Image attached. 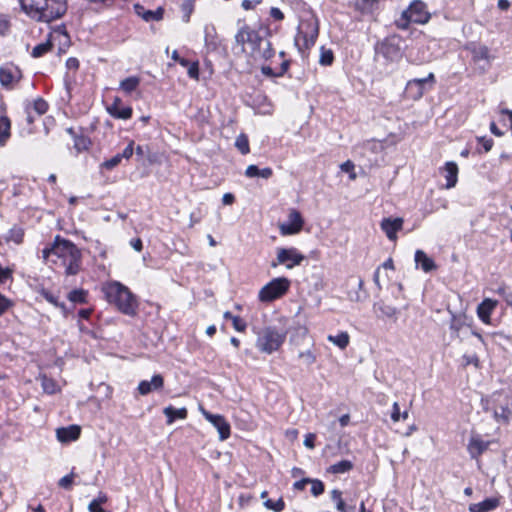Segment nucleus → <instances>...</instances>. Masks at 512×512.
Masks as SVG:
<instances>
[{
    "label": "nucleus",
    "mask_w": 512,
    "mask_h": 512,
    "mask_svg": "<svg viewBox=\"0 0 512 512\" xmlns=\"http://www.w3.org/2000/svg\"><path fill=\"white\" fill-rule=\"evenodd\" d=\"M133 144H134V142L131 141L128 144V146L123 150V152L119 153L121 159H129L133 155V152H134Z\"/></svg>",
    "instance_id": "13d9d810"
},
{
    "label": "nucleus",
    "mask_w": 512,
    "mask_h": 512,
    "mask_svg": "<svg viewBox=\"0 0 512 512\" xmlns=\"http://www.w3.org/2000/svg\"><path fill=\"white\" fill-rule=\"evenodd\" d=\"M261 3V0H255V1H251V0H243L242 1V7L245 9V10H250V9H253L255 4H259Z\"/></svg>",
    "instance_id": "774afa93"
},
{
    "label": "nucleus",
    "mask_w": 512,
    "mask_h": 512,
    "mask_svg": "<svg viewBox=\"0 0 512 512\" xmlns=\"http://www.w3.org/2000/svg\"><path fill=\"white\" fill-rule=\"evenodd\" d=\"M182 9L185 11L186 13V21L189 20V17H190V14L192 12V9H193V3L191 0H186L183 4H182Z\"/></svg>",
    "instance_id": "e2e57ef3"
},
{
    "label": "nucleus",
    "mask_w": 512,
    "mask_h": 512,
    "mask_svg": "<svg viewBox=\"0 0 512 512\" xmlns=\"http://www.w3.org/2000/svg\"><path fill=\"white\" fill-rule=\"evenodd\" d=\"M232 324L233 327L239 332H243L246 329V322L239 316L233 318Z\"/></svg>",
    "instance_id": "5fc2aeb1"
},
{
    "label": "nucleus",
    "mask_w": 512,
    "mask_h": 512,
    "mask_svg": "<svg viewBox=\"0 0 512 512\" xmlns=\"http://www.w3.org/2000/svg\"><path fill=\"white\" fill-rule=\"evenodd\" d=\"M81 429L77 425H70L69 427H61L56 431L57 439L60 442H70L78 439Z\"/></svg>",
    "instance_id": "aec40b11"
},
{
    "label": "nucleus",
    "mask_w": 512,
    "mask_h": 512,
    "mask_svg": "<svg viewBox=\"0 0 512 512\" xmlns=\"http://www.w3.org/2000/svg\"><path fill=\"white\" fill-rule=\"evenodd\" d=\"M290 287V281L285 277L275 278L266 284L259 292L262 302H271L283 296Z\"/></svg>",
    "instance_id": "423d86ee"
},
{
    "label": "nucleus",
    "mask_w": 512,
    "mask_h": 512,
    "mask_svg": "<svg viewBox=\"0 0 512 512\" xmlns=\"http://www.w3.org/2000/svg\"><path fill=\"white\" fill-rule=\"evenodd\" d=\"M433 83V73H430L426 78L410 80L406 85L405 94L410 99L418 100L423 96L426 85L432 86Z\"/></svg>",
    "instance_id": "9b49d317"
},
{
    "label": "nucleus",
    "mask_w": 512,
    "mask_h": 512,
    "mask_svg": "<svg viewBox=\"0 0 512 512\" xmlns=\"http://www.w3.org/2000/svg\"><path fill=\"white\" fill-rule=\"evenodd\" d=\"M444 177L446 178V188L450 189L454 187L458 180V166L454 162H447L442 168Z\"/></svg>",
    "instance_id": "5701e85b"
},
{
    "label": "nucleus",
    "mask_w": 512,
    "mask_h": 512,
    "mask_svg": "<svg viewBox=\"0 0 512 512\" xmlns=\"http://www.w3.org/2000/svg\"><path fill=\"white\" fill-rule=\"evenodd\" d=\"M309 483H311V493L314 496H319L324 492V484L322 481L318 479H310Z\"/></svg>",
    "instance_id": "a18cd8bd"
},
{
    "label": "nucleus",
    "mask_w": 512,
    "mask_h": 512,
    "mask_svg": "<svg viewBox=\"0 0 512 512\" xmlns=\"http://www.w3.org/2000/svg\"><path fill=\"white\" fill-rule=\"evenodd\" d=\"M331 498L340 512H356V507L354 505L349 506L344 502L341 491L334 489L331 492Z\"/></svg>",
    "instance_id": "cd10ccee"
},
{
    "label": "nucleus",
    "mask_w": 512,
    "mask_h": 512,
    "mask_svg": "<svg viewBox=\"0 0 512 512\" xmlns=\"http://www.w3.org/2000/svg\"><path fill=\"white\" fill-rule=\"evenodd\" d=\"M490 442L483 441L479 435H472L467 446L470 456L477 459L482 453H484L489 446Z\"/></svg>",
    "instance_id": "a211bd4d"
},
{
    "label": "nucleus",
    "mask_w": 512,
    "mask_h": 512,
    "mask_svg": "<svg viewBox=\"0 0 512 512\" xmlns=\"http://www.w3.org/2000/svg\"><path fill=\"white\" fill-rule=\"evenodd\" d=\"M328 341L332 342L336 346H338L341 349H345L349 344V335L347 332H341L340 334L333 336L329 335L327 337Z\"/></svg>",
    "instance_id": "72a5a7b5"
},
{
    "label": "nucleus",
    "mask_w": 512,
    "mask_h": 512,
    "mask_svg": "<svg viewBox=\"0 0 512 512\" xmlns=\"http://www.w3.org/2000/svg\"><path fill=\"white\" fill-rule=\"evenodd\" d=\"M134 10L136 14L142 17L145 21H159L163 18L164 10L159 7L155 11L146 10L142 5L135 4Z\"/></svg>",
    "instance_id": "412c9836"
},
{
    "label": "nucleus",
    "mask_w": 512,
    "mask_h": 512,
    "mask_svg": "<svg viewBox=\"0 0 512 512\" xmlns=\"http://www.w3.org/2000/svg\"><path fill=\"white\" fill-rule=\"evenodd\" d=\"M478 142L483 146L485 152L490 151L493 146V140L485 137L478 138Z\"/></svg>",
    "instance_id": "bf43d9fd"
},
{
    "label": "nucleus",
    "mask_w": 512,
    "mask_h": 512,
    "mask_svg": "<svg viewBox=\"0 0 512 512\" xmlns=\"http://www.w3.org/2000/svg\"><path fill=\"white\" fill-rule=\"evenodd\" d=\"M499 505L497 498H488L481 503L471 504L469 506L470 512H488L494 510Z\"/></svg>",
    "instance_id": "393cba45"
},
{
    "label": "nucleus",
    "mask_w": 512,
    "mask_h": 512,
    "mask_svg": "<svg viewBox=\"0 0 512 512\" xmlns=\"http://www.w3.org/2000/svg\"><path fill=\"white\" fill-rule=\"evenodd\" d=\"M42 386L45 392L52 394L56 391V383L47 377H43Z\"/></svg>",
    "instance_id": "09e8293b"
},
{
    "label": "nucleus",
    "mask_w": 512,
    "mask_h": 512,
    "mask_svg": "<svg viewBox=\"0 0 512 512\" xmlns=\"http://www.w3.org/2000/svg\"><path fill=\"white\" fill-rule=\"evenodd\" d=\"M121 161H122V159H121L120 155L116 154L115 156H113L109 160L104 161L101 164V168H105L107 170H112L113 168L118 166Z\"/></svg>",
    "instance_id": "49530a36"
},
{
    "label": "nucleus",
    "mask_w": 512,
    "mask_h": 512,
    "mask_svg": "<svg viewBox=\"0 0 512 512\" xmlns=\"http://www.w3.org/2000/svg\"><path fill=\"white\" fill-rule=\"evenodd\" d=\"M304 259L305 256L299 253L296 248H278L276 260L271 263V266L285 265L288 269H291L300 265Z\"/></svg>",
    "instance_id": "1a4fd4ad"
},
{
    "label": "nucleus",
    "mask_w": 512,
    "mask_h": 512,
    "mask_svg": "<svg viewBox=\"0 0 512 512\" xmlns=\"http://www.w3.org/2000/svg\"><path fill=\"white\" fill-rule=\"evenodd\" d=\"M91 141L85 136H75L74 148L78 153L85 151L89 148Z\"/></svg>",
    "instance_id": "a19ab883"
},
{
    "label": "nucleus",
    "mask_w": 512,
    "mask_h": 512,
    "mask_svg": "<svg viewBox=\"0 0 512 512\" xmlns=\"http://www.w3.org/2000/svg\"><path fill=\"white\" fill-rule=\"evenodd\" d=\"M285 340V335L272 327H266L258 332L256 346L265 353H272L280 348Z\"/></svg>",
    "instance_id": "39448f33"
},
{
    "label": "nucleus",
    "mask_w": 512,
    "mask_h": 512,
    "mask_svg": "<svg viewBox=\"0 0 512 512\" xmlns=\"http://www.w3.org/2000/svg\"><path fill=\"white\" fill-rule=\"evenodd\" d=\"M354 467L353 463L350 460H341L328 468V472L333 474H340L349 472Z\"/></svg>",
    "instance_id": "2f4dec72"
},
{
    "label": "nucleus",
    "mask_w": 512,
    "mask_h": 512,
    "mask_svg": "<svg viewBox=\"0 0 512 512\" xmlns=\"http://www.w3.org/2000/svg\"><path fill=\"white\" fill-rule=\"evenodd\" d=\"M163 413L167 417V424H172L176 419H185L188 412L186 408L177 409L173 406H168L164 408Z\"/></svg>",
    "instance_id": "a878e982"
},
{
    "label": "nucleus",
    "mask_w": 512,
    "mask_h": 512,
    "mask_svg": "<svg viewBox=\"0 0 512 512\" xmlns=\"http://www.w3.org/2000/svg\"><path fill=\"white\" fill-rule=\"evenodd\" d=\"M461 327H462V321L460 319H457L455 316H453L451 324H450V329L455 332H458L461 329Z\"/></svg>",
    "instance_id": "338daca9"
},
{
    "label": "nucleus",
    "mask_w": 512,
    "mask_h": 512,
    "mask_svg": "<svg viewBox=\"0 0 512 512\" xmlns=\"http://www.w3.org/2000/svg\"><path fill=\"white\" fill-rule=\"evenodd\" d=\"M24 230L17 225H14L10 228L7 233L4 235V239L6 242H13L14 244H20L23 241Z\"/></svg>",
    "instance_id": "c756f323"
},
{
    "label": "nucleus",
    "mask_w": 512,
    "mask_h": 512,
    "mask_svg": "<svg viewBox=\"0 0 512 512\" xmlns=\"http://www.w3.org/2000/svg\"><path fill=\"white\" fill-rule=\"evenodd\" d=\"M305 26L307 30L303 31L302 29H299L295 37V45L298 47L300 51L303 50L302 46L305 49H309L311 46H313L319 33V27L317 22L306 23Z\"/></svg>",
    "instance_id": "9d476101"
},
{
    "label": "nucleus",
    "mask_w": 512,
    "mask_h": 512,
    "mask_svg": "<svg viewBox=\"0 0 512 512\" xmlns=\"http://www.w3.org/2000/svg\"><path fill=\"white\" fill-rule=\"evenodd\" d=\"M235 146L243 155L248 154L250 151L248 137L245 134H240L236 138Z\"/></svg>",
    "instance_id": "58836bf2"
},
{
    "label": "nucleus",
    "mask_w": 512,
    "mask_h": 512,
    "mask_svg": "<svg viewBox=\"0 0 512 512\" xmlns=\"http://www.w3.org/2000/svg\"><path fill=\"white\" fill-rule=\"evenodd\" d=\"M73 478H74V473L72 472L71 474L62 477L59 480L58 485L64 489H70L71 485L73 483Z\"/></svg>",
    "instance_id": "8fccbe9b"
},
{
    "label": "nucleus",
    "mask_w": 512,
    "mask_h": 512,
    "mask_svg": "<svg viewBox=\"0 0 512 512\" xmlns=\"http://www.w3.org/2000/svg\"><path fill=\"white\" fill-rule=\"evenodd\" d=\"M188 75H189L190 78L198 79V77H199V67H198V63L197 62L191 63L188 66Z\"/></svg>",
    "instance_id": "4d7b16f0"
},
{
    "label": "nucleus",
    "mask_w": 512,
    "mask_h": 512,
    "mask_svg": "<svg viewBox=\"0 0 512 512\" xmlns=\"http://www.w3.org/2000/svg\"><path fill=\"white\" fill-rule=\"evenodd\" d=\"M403 219L402 218H384L381 222V228L385 232L386 236L391 240L397 239L396 233L402 229Z\"/></svg>",
    "instance_id": "dca6fc26"
},
{
    "label": "nucleus",
    "mask_w": 512,
    "mask_h": 512,
    "mask_svg": "<svg viewBox=\"0 0 512 512\" xmlns=\"http://www.w3.org/2000/svg\"><path fill=\"white\" fill-rule=\"evenodd\" d=\"M216 29L214 26L205 27V44L208 48L215 50L217 48Z\"/></svg>",
    "instance_id": "f704fd0d"
},
{
    "label": "nucleus",
    "mask_w": 512,
    "mask_h": 512,
    "mask_svg": "<svg viewBox=\"0 0 512 512\" xmlns=\"http://www.w3.org/2000/svg\"><path fill=\"white\" fill-rule=\"evenodd\" d=\"M140 84V78L137 76L128 77L120 82V88L125 93H131L137 89Z\"/></svg>",
    "instance_id": "473e14b6"
},
{
    "label": "nucleus",
    "mask_w": 512,
    "mask_h": 512,
    "mask_svg": "<svg viewBox=\"0 0 512 512\" xmlns=\"http://www.w3.org/2000/svg\"><path fill=\"white\" fill-rule=\"evenodd\" d=\"M401 417V414H400V408H399V405L397 402H395L393 404V411H392V414H391V419L394 421V422H397L399 421Z\"/></svg>",
    "instance_id": "0e129e2a"
},
{
    "label": "nucleus",
    "mask_w": 512,
    "mask_h": 512,
    "mask_svg": "<svg viewBox=\"0 0 512 512\" xmlns=\"http://www.w3.org/2000/svg\"><path fill=\"white\" fill-rule=\"evenodd\" d=\"M270 15H271V17H273L275 20H278V21L284 19V14L280 11V9H278L276 7L271 8Z\"/></svg>",
    "instance_id": "69168bd1"
},
{
    "label": "nucleus",
    "mask_w": 512,
    "mask_h": 512,
    "mask_svg": "<svg viewBox=\"0 0 512 512\" xmlns=\"http://www.w3.org/2000/svg\"><path fill=\"white\" fill-rule=\"evenodd\" d=\"M491 399L495 405V419L507 422L512 412V393L498 391L492 394Z\"/></svg>",
    "instance_id": "0eeeda50"
},
{
    "label": "nucleus",
    "mask_w": 512,
    "mask_h": 512,
    "mask_svg": "<svg viewBox=\"0 0 512 512\" xmlns=\"http://www.w3.org/2000/svg\"><path fill=\"white\" fill-rule=\"evenodd\" d=\"M264 506L269 510H273L275 512H281L285 508V503L282 498H279L277 501L267 499L264 502Z\"/></svg>",
    "instance_id": "79ce46f5"
},
{
    "label": "nucleus",
    "mask_w": 512,
    "mask_h": 512,
    "mask_svg": "<svg viewBox=\"0 0 512 512\" xmlns=\"http://www.w3.org/2000/svg\"><path fill=\"white\" fill-rule=\"evenodd\" d=\"M203 416L218 430L220 440H226L230 436V424L219 414H212L201 409Z\"/></svg>",
    "instance_id": "ddd939ff"
},
{
    "label": "nucleus",
    "mask_w": 512,
    "mask_h": 512,
    "mask_svg": "<svg viewBox=\"0 0 512 512\" xmlns=\"http://www.w3.org/2000/svg\"><path fill=\"white\" fill-rule=\"evenodd\" d=\"M399 38L391 37L386 39L380 47V52L383 56L391 61L398 59L401 56V48L399 46Z\"/></svg>",
    "instance_id": "2eb2a0df"
},
{
    "label": "nucleus",
    "mask_w": 512,
    "mask_h": 512,
    "mask_svg": "<svg viewBox=\"0 0 512 512\" xmlns=\"http://www.w3.org/2000/svg\"><path fill=\"white\" fill-rule=\"evenodd\" d=\"M298 356L299 358H304L308 365H311L316 361L315 355L310 350L300 352Z\"/></svg>",
    "instance_id": "6e6d98bb"
},
{
    "label": "nucleus",
    "mask_w": 512,
    "mask_h": 512,
    "mask_svg": "<svg viewBox=\"0 0 512 512\" xmlns=\"http://www.w3.org/2000/svg\"><path fill=\"white\" fill-rule=\"evenodd\" d=\"M235 40L237 44L242 46V50L245 51L244 45L248 44L251 48V55H255V51H259L261 47V42L263 38L259 35V33L249 26L244 25L239 29L238 33L235 36Z\"/></svg>",
    "instance_id": "6e6552de"
},
{
    "label": "nucleus",
    "mask_w": 512,
    "mask_h": 512,
    "mask_svg": "<svg viewBox=\"0 0 512 512\" xmlns=\"http://www.w3.org/2000/svg\"><path fill=\"white\" fill-rule=\"evenodd\" d=\"M52 47L53 44L49 40L44 43H40L33 48L31 55L34 58H39L50 51Z\"/></svg>",
    "instance_id": "e433bc0d"
},
{
    "label": "nucleus",
    "mask_w": 512,
    "mask_h": 512,
    "mask_svg": "<svg viewBox=\"0 0 512 512\" xmlns=\"http://www.w3.org/2000/svg\"><path fill=\"white\" fill-rule=\"evenodd\" d=\"M315 438H316L315 434H313V433L307 434L305 437V440H304V445L309 449H313L315 447V443H314Z\"/></svg>",
    "instance_id": "680f3d73"
},
{
    "label": "nucleus",
    "mask_w": 512,
    "mask_h": 512,
    "mask_svg": "<svg viewBox=\"0 0 512 512\" xmlns=\"http://www.w3.org/2000/svg\"><path fill=\"white\" fill-rule=\"evenodd\" d=\"M304 225V220L299 211L291 209L288 215L287 222L279 224L281 235H294L299 233Z\"/></svg>",
    "instance_id": "f8f14e48"
},
{
    "label": "nucleus",
    "mask_w": 512,
    "mask_h": 512,
    "mask_svg": "<svg viewBox=\"0 0 512 512\" xmlns=\"http://www.w3.org/2000/svg\"><path fill=\"white\" fill-rule=\"evenodd\" d=\"M32 108L38 115H43L48 110V104L42 98H38L33 102Z\"/></svg>",
    "instance_id": "c03bdc74"
},
{
    "label": "nucleus",
    "mask_w": 512,
    "mask_h": 512,
    "mask_svg": "<svg viewBox=\"0 0 512 512\" xmlns=\"http://www.w3.org/2000/svg\"><path fill=\"white\" fill-rule=\"evenodd\" d=\"M21 76L22 73L16 66L6 65L0 67V83L7 89H11L13 82H18L21 79Z\"/></svg>",
    "instance_id": "4468645a"
},
{
    "label": "nucleus",
    "mask_w": 512,
    "mask_h": 512,
    "mask_svg": "<svg viewBox=\"0 0 512 512\" xmlns=\"http://www.w3.org/2000/svg\"><path fill=\"white\" fill-rule=\"evenodd\" d=\"M104 292L108 302L114 304L119 311L128 316L136 315L137 301L126 286L113 282L105 287Z\"/></svg>",
    "instance_id": "7ed1b4c3"
},
{
    "label": "nucleus",
    "mask_w": 512,
    "mask_h": 512,
    "mask_svg": "<svg viewBox=\"0 0 512 512\" xmlns=\"http://www.w3.org/2000/svg\"><path fill=\"white\" fill-rule=\"evenodd\" d=\"M12 270L9 268H2L0 266V284L4 283L7 279L11 277Z\"/></svg>",
    "instance_id": "052dcab7"
},
{
    "label": "nucleus",
    "mask_w": 512,
    "mask_h": 512,
    "mask_svg": "<svg viewBox=\"0 0 512 512\" xmlns=\"http://www.w3.org/2000/svg\"><path fill=\"white\" fill-rule=\"evenodd\" d=\"M111 116L118 119H129L132 116V108L129 106L122 107V101L119 97L107 108Z\"/></svg>",
    "instance_id": "6ab92c4d"
},
{
    "label": "nucleus",
    "mask_w": 512,
    "mask_h": 512,
    "mask_svg": "<svg viewBox=\"0 0 512 512\" xmlns=\"http://www.w3.org/2000/svg\"><path fill=\"white\" fill-rule=\"evenodd\" d=\"M43 296L45 297V299H46L48 302H50V303L54 304V305H55V306H57V307H60V308H61V309H63V310L65 309V305H64V303H59V302H58V298H57L56 296H54L52 293H50V292H48V291H44V292H43Z\"/></svg>",
    "instance_id": "3c124183"
},
{
    "label": "nucleus",
    "mask_w": 512,
    "mask_h": 512,
    "mask_svg": "<svg viewBox=\"0 0 512 512\" xmlns=\"http://www.w3.org/2000/svg\"><path fill=\"white\" fill-rule=\"evenodd\" d=\"M10 137V121L7 117H0V145H4Z\"/></svg>",
    "instance_id": "c9c22d12"
},
{
    "label": "nucleus",
    "mask_w": 512,
    "mask_h": 512,
    "mask_svg": "<svg viewBox=\"0 0 512 512\" xmlns=\"http://www.w3.org/2000/svg\"><path fill=\"white\" fill-rule=\"evenodd\" d=\"M497 305V301H494L492 299H485L482 301L478 307H477V314L478 317L484 322L489 323L490 322V315L494 308Z\"/></svg>",
    "instance_id": "4be33fe9"
},
{
    "label": "nucleus",
    "mask_w": 512,
    "mask_h": 512,
    "mask_svg": "<svg viewBox=\"0 0 512 512\" xmlns=\"http://www.w3.org/2000/svg\"><path fill=\"white\" fill-rule=\"evenodd\" d=\"M374 309H375V311H380L382 316H385L387 318L394 319V320L397 319V315L399 313V310L396 307L386 304L383 301H379V302L375 303Z\"/></svg>",
    "instance_id": "c85d7f7f"
},
{
    "label": "nucleus",
    "mask_w": 512,
    "mask_h": 512,
    "mask_svg": "<svg viewBox=\"0 0 512 512\" xmlns=\"http://www.w3.org/2000/svg\"><path fill=\"white\" fill-rule=\"evenodd\" d=\"M87 292L83 289H75L69 292L68 299L73 303H86Z\"/></svg>",
    "instance_id": "4c0bfd02"
},
{
    "label": "nucleus",
    "mask_w": 512,
    "mask_h": 512,
    "mask_svg": "<svg viewBox=\"0 0 512 512\" xmlns=\"http://www.w3.org/2000/svg\"><path fill=\"white\" fill-rule=\"evenodd\" d=\"M377 0H357L355 3V8L363 13L370 12Z\"/></svg>",
    "instance_id": "37998d69"
},
{
    "label": "nucleus",
    "mask_w": 512,
    "mask_h": 512,
    "mask_svg": "<svg viewBox=\"0 0 512 512\" xmlns=\"http://www.w3.org/2000/svg\"><path fill=\"white\" fill-rule=\"evenodd\" d=\"M272 175L273 171L271 168L266 167L259 169L256 165H249L245 171V176L248 178L261 177L264 179H269Z\"/></svg>",
    "instance_id": "bb28decb"
},
{
    "label": "nucleus",
    "mask_w": 512,
    "mask_h": 512,
    "mask_svg": "<svg viewBox=\"0 0 512 512\" xmlns=\"http://www.w3.org/2000/svg\"><path fill=\"white\" fill-rule=\"evenodd\" d=\"M334 56L331 50L322 49V53L320 56V64L324 66L331 65L333 62Z\"/></svg>",
    "instance_id": "de8ad7c7"
},
{
    "label": "nucleus",
    "mask_w": 512,
    "mask_h": 512,
    "mask_svg": "<svg viewBox=\"0 0 512 512\" xmlns=\"http://www.w3.org/2000/svg\"><path fill=\"white\" fill-rule=\"evenodd\" d=\"M473 58L475 60H490V53L487 46L480 45L473 50Z\"/></svg>",
    "instance_id": "ea45409f"
},
{
    "label": "nucleus",
    "mask_w": 512,
    "mask_h": 512,
    "mask_svg": "<svg viewBox=\"0 0 512 512\" xmlns=\"http://www.w3.org/2000/svg\"><path fill=\"white\" fill-rule=\"evenodd\" d=\"M54 256L62 260L66 275H76L81 269L82 254L71 241L57 236L53 243Z\"/></svg>",
    "instance_id": "f03ea898"
},
{
    "label": "nucleus",
    "mask_w": 512,
    "mask_h": 512,
    "mask_svg": "<svg viewBox=\"0 0 512 512\" xmlns=\"http://www.w3.org/2000/svg\"><path fill=\"white\" fill-rule=\"evenodd\" d=\"M164 386V379L160 374H156L152 377L151 381L143 380L138 385V392L141 395H147L152 391L162 389Z\"/></svg>",
    "instance_id": "f3484780"
},
{
    "label": "nucleus",
    "mask_w": 512,
    "mask_h": 512,
    "mask_svg": "<svg viewBox=\"0 0 512 512\" xmlns=\"http://www.w3.org/2000/svg\"><path fill=\"white\" fill-rule=\"evenodd\" d=\"M341 170L343 172H347V173H350V178L352 180H354L356 178V174L353 173V170H354V164L353 162H351L350 160L344 162L341 166H340Z\"/></svg>",
    "instance_id": "603ef678"
},
{
    "label": "nucleus",
    "mask_w": 512,
    "mask_h": 512,
    "mask_svg": "<svg viewBox=\"0 0 512 512\" xmlns=\"http://www.w3.org/2000/svg\"><path fill=\"white\" fill-rule=\"evenodd\" d=\"M415 262L417 265H421V268L425 272H430L436 269L435 262L427 256L422 250H417L415 253Z\"/></svg>",
    "instance_id": "b1692460"
},
{
    "label": "nucleus",
    "mask_w": 512,
    "mask_h": 512,
    "mask_svg": "<svg viewBox=\"0 0 512 512\" xmlns=\"http://www.w3.org/2000/svg\"><path fill=\"white\" fill-rule=\"evenodd\" d=\"M11 306V300L0 294V315L4 314Z\"/></svg>",
    "instance_id": "864d4df0"
},
{
    "label": "nucleus",
    "mask_w": 512,
    "mask_h": 512,
    "mask_svg": "<svg viewBox=\"0 0 512 512\" xmlns=\"http://www.w3.org/2000/svg\"><path fill=\"white\" fill-rule=\"evenodd\" d=\"M27 15L37 21L51 22L62 17L67 10L66 0H19Z\"/></svg>",
    "instance_id": "f257e3e1"
},
{
    "label": "nucleus",
    "mask_w": 512,
    "mask_h": 512,
    "mask_svg": "<svg viewBox=\"0 0 512 512\" xmlns=\"http://www.w3.org/2000/svg\"><path fill=\"white\" fill-rule=\"evenodd\" d=\"M274 55L270 41L263 38L259 51H255L254 58L270 59Z\"/></svg>",
    "instance_id": "7c9ffc66"
},
{
    "label": "nucleus",
    "mask_w": 512,
    "mask_h": 512,
    "mask_svg": "<svg viewBox=\"0 0 512 512\" xmlns=\"http://www.w3.org/2000/svg\"><path fill=\"white\" fill-rule=\"evenodd\" d=\"M429 19L430 14L426 10V5L420 0H415L402 12L401 17L396 20L395 24L399 29H407L411 22L425 24Z\"/></svg>",
    "instance_id": "20e7f679"
}]
</instances>
